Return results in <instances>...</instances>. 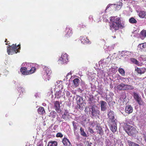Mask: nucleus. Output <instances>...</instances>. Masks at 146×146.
Masks as SVG:
<instances>
[{"label": "nucleus", "instance_id": "1", "mask_svg": "<svg viewBox=\"0 0 146 146\" xmlns=\"http://www.w3.org/2000/svg\"><path fill=\"white\" fill-rule=\"evenodd\" d=\"M111 24L110 25V29L111 30H117L119 28H123V25L121 24L120 18L116 17H111L110 18Z\"/></svg>", "mask_w": 146, "mask_h": 146}, {"label": "nucleus", "instance_id": "2", "mask_svg": "<svg viewBox=\"0 0 146 146\" xmlns=\"http://www.w3.org/2000/svg\"><path fill=\"white\" fill-rule=\"evenodd\" d=\"M26 64V66H27V68L22 67L20 69L22 74L24 75H26L33 73L36 70V68L32 67L31 65L32 64L31 63H28Z\"/></svg>", "mask_w": 146, "mask_h": 146}, {"label": "nucleus", "instance_id": "3", "mask_svg": "<svg viewBox=\"0 0 146 146\" xmlns=\"http://www.w3.org/2000/svg\"><path fill=\"white\" fill-rule=\"evenodd\" d=\"M124 129L129 135L133 137L135 136L136 133L137 132L135 128L129 125L125 124Z\"/></svg>", "mask_w": 146, "mask_h": 146}, {"label": "nucleus", "instance_id": "4", "mask_svg": "<svg viewBox=\"0 0 146 146\" xmlns=\"http://www.w3.org/2000/svg\"><path fill=\"white\" fill-rule=\"evenodd\" d=\"M20 49V44L17 46L16 44H13L11 46V47L7 48V51L9 55H12L17 52H19L18 49Z\"/></svg>", "mask_w": 146, "mask_h": 146}, {"label": "nucleus", "instance_id": "5", "mask_svg": "<svg viewBox=\"0 0 146 146\" xmlns=\"http://www.w3.org/2000/svg\"><path fill=\"white\" fill-rule=\"evenodd\" d=\"M92 110L90 111L92 112V115L93 117H96L98 116L100 114V111L98 109L97 107L95 105H93L92 106Z\"/></svg>", "mask_w": 146, "mask_h": 146}, {"label": "nucleus", "instance_id": "6", "mask_svg": "<svg viewBox=\"0 0 146 146\" xmlns=\"http://www.w3.org/2000/svg\"><path fill=\"white\" fill-rule=\"evenodd\" d=\"M68 55L65 54L63 55H62L61 58L58 60V62L59 64H63L66 63L68 61Z\"/></svg>", "mask_w": 146, "mask_h": 146}, {"label": "nucleus", "instance_id": "7", "mask_svg": "<svg viewBox=\"0 0 146 146\" xmlns=\"http://www.w3.org/2000/svg\"><path fill=\"white\" fill-rule=\"evenodd\" d=\"M133 96L134 99L139 105L143 104V102L142 100L141 99L137 94L135 92H133Z\"/></svg>", "mask_w": 146, "mask_h": 146}, {"label": "nucleus", "instance_id": "8", "mask_svg": "<svg viewBox=\"0 0 146 146\" xmlns=\"http://www.w3.org/2000/svg\"><path fill=\"white\" fill-rule=\"evenodd\" d=\"M96 129L98 130V133H99L101 135H102L104 134V132H106L107 129L106 127H102L97 126Z\"/></svg>", "mask_w": 146, "mask_h": 146}, {"label": "nucleus", "instance_id": "9", "mask_svg": "<svg viewBox=\"0 0 146 146\" xmlns=\"http://www.w3.org/2000/svg\"><path fill=\"white\" fill-rule=\"evenodd\" d=\"M100 104L101 105V110L102 111H104L107 109V103L106 102L103 101H101L100 102Z\"/></svg>", "mask_w": 146, "mask_h": 146}, {"label": "nucleus", "instance_id": "10", "mask_svg": "<svg viewBox=\"0 0 146 146\" xmlns=\"http://www.w3.org/2000/svg\"><path fill=\"white\" fill-rule=\"evenodd\" d=\"M76 100L78 104L79 105L80 108L82 109V108H81L80 104L81 105L83 102V98L79 96H78L76 97Z\"/></svg>", "mask_w": 146, "mask_h": 146}, {"label": "nucleus", "instance_id": "11", "mask_svg": "<svg viewBox=\"0 0 146 146\" xmlns=\"http://www.w3.org/2000/svg\"><path fill=\"white\" fill-rule=\"evenodd\" d=\"M117 129V124L115 120L112 121L110 127L111 130L113 132H115Z\"/></svg>", "mask_w": 146, "mask_h": 146}, {"label": "nucleus", "instance_id": "12", "mask_svg": "<svg viewBox=\"0 0 146 146\" xmlns=\"http://www.w3.org/2000/svg\"><path fill=\"white\" fill-rule=\"evenodd\" d=\"M125 84L123 83H121L120 84L118 85L117 87V88L120 90H125Z\"/></svg>", "mask_w": 146, "mask_h": 146}, {"label": "nucleus", "instance_id": "13", "mask_svg": "<svg viewBox=\"0 0 146 146\" xmlns=\"http://www.w3.org/2000/svg\"><path fill=\"white\" fill-rule=\"evenodd\" d=\"M54 106L56 110L58 112L60 113L61 111L59 102L58 101H56L54 103Z\"/></svg>", "mask_w": 146, "mask_h": 146}, {"label": "nucleus", "instance_id": "14", "mask_svg": "<svg viewBox=\"0 0 146 146\" xmlns=\"http://www.w3.org/2000/svg\"><path fill=\"white\" fill-rule=\"evenodd\" d=\"M62 143L65 146H72L69 140L66 138H64L62 140Z\"/></svg>", "mask_w": 146, "mask_h": 146}, {"label": "nucleus", "instance_id": "15", "mask_svg": "<svg viewBox=\"0 0 146 146\" xmlns=\"http://www.w3.org/2000/svg\"><path fill=\"white\" fill-rule=\"evenodd\" d=\"M133 108L130 106H126L125 109V111L126 113L129 114L131 113L133 111Z\"/></svg>", "mask_w": 146, "mask_h": 146}, {"label": "nucleus", "instance_id": "16", "mask_svg": "<svg viewBox=\"0 0 146 146\" xmlns=\"http://www.w3.org/2000/svg\"><path fill=\"white\" fill-rule=\"evenodd\" d=\"M108 115L109 119L111 120V121H114V116L113 112L112 111H110L108 114Z\"/></svg>", "mask_w": 146, "mask_h": 146}, {"label": "nucleus", "instance_id": "17", "mask_svg": "<svg viewBox=\"0 0 146 146\" xmlns=\"http://www.w3.org/2000/svg\"><path fill=\"white\" fill-rule=\"evenodd\" d=\"M138 47L140 48L142 51H146V44L145 43L139 44V45Z\"/></svg>", "mask_w": 146, "mask_h": 146}, {"label": "nucleus", "instance_id": "18", "mask_svg": "<svg viewBox=\"0 0 146 146\" xmlns=\"http://www.w3.org/2000/svg\"><path fill=\"white\" fill-rule=\"evenodd\" d=\"M137 13H139L138 15L139 17L143 18L145 17L146 15V12L144 11H140L139 12L137 11Z\"/></svg>", "mask_w": 146, "mask_h": 146}, {"label": "nucleus", "instance_id": "19", "mask_svg": "<svg viewBox=\"0 0 146 146\" xmlns=\"http://www.w3.org/2000/svg\"><path fill=\"white\" fill-rule=\"evenodd\" d=\"M140 36L142 39H143L146 37V30H143L140 32Z\"/></svg>", "mask_w": 146, "mask_h": 146}, {"label": "nucleus", "instance_id": "20", "mask_svg": "<svg viewBox=\"0 0 146 146\" xmlns=\"http://www.w3.org/2000/svg\"><path fill=\"white\" fill-rule=\"evenodd\" d=\"M135 70L138 73L140 74H142L144 73L145 71V68H142L141 69H140L137 68L135 69Z\"/></svg>", "mask_w": 146, "mask_h": 146}, {"label": "nucleus", "instance_id": "21", "mask_svg": "<svg viewBox=\"0 0 146 146\" xmlns=\"http://www.w3.org/2000/svg\"><path fill=\"white\" fill-rule=\"evenodd\" d=\"M80 39L81 42L83 44H84L86 43H89V42H90L89 40L88 39L86 38H85V37H83Z\"/></svg>", "mask_w": 146, "mask_h": 146}, {"label": "nucleus", "instance_id": "22", "mask_svg": "<svg viewBox=\"0 0 146 146\" xmlns=\"http://www.w3.org/2000/svg\"><path fill=\"white\" fill-rule=\"evenodd\" d=\"M80 133L81 135L84 137H87L88 136L86 132L84 131V129L82 127H80Z\"/></svg>", "mask_w": 146, "mask_h": 146}, {"label": "nucleus", "instance_id": "23", "mask_svg": "<svg viewBox=\"0 0 146 146\" xmlns=\"http://www.w3.org/2000/svg\"><path fill=\"white\" fill-rule=\"evenodd\" d=\"M57 143L55 141H49L48 144V146H57Z\"/></svg>", "mask_w": 146, "mask_h": 146}, {"label": "nucleus", "instance_id": "24", "mask_svg": "<svg viewBox=\"0 0 146 146\" xmlns=\"http://www.w3.org/2000/svg\"><path fill=\"white\" fill-rule=\"evenodd\" d=\"M38 111L40 114H44L45 113V111L43 107H40L38 109Z\"/></svg>", "mask_w": 146, "mask_h": 146}, {"label": "nucleus", "instance_id": "25", "mask_svg": "<svg viewBox=\"0 0 146 146\" xmlns=\"http://www.w3.org/2000/svg\"><path fill=\"white\" fill-rule=\"evenodd\" d=\"M44 71L45 74H47L50 75L51 73V71L50 69L49 68H48V67H45L44 68Z\"/></svg>", "mask_w": 146, "mask_h": 146}, {"label": "nucleus", "instance_id": "26", "mask_svg": "<svg viewBox=\"0 0 146 146\" xmlns=\"http://www.w3.org/2000/svg\"><path fill=\"white\" fill-rule=\"evenodd\" d=\"M79 80L78 78L74 79L73 80V82L75 86L77 87L79 85Z\"/></svg>", "mask_w": 146, "mask_h": 146}, {"label": "nucleus", "instance_id": "27", "mask_svg": "<svg viewBox=\"0 0 146 146\" xmlns=\"http://www.w3.org/2000/svg\"><path fill=\"white\" fill-rule=\"evenodd\" d=\"M50 75L44 74L43 75V78L46 81H49L50 78Z\"/></svg>", "mask_w": 146, "mask_h": 146}, {"label": "nucleus", "instance_id": "28", "mask_svg": "<svg viewBox=\"0 0 146 146\" xmlns=\"http://www.w3.org/2000/svg\"><path fill=\"white\" fill-rule=\"evenodd\" d=\"M134 89V87L131 85H125V90H132Z\"/></svg>", "mask_w": 146, "mask_h": 146}, {"label": "nucleus", "instance_id": "29", "mask_svg": "<svg viewBox=\"0 0 146 146\" xmlns=\"http://www.w3.org/2000/svg\"><path fill=\"white\" fill-rule=\"evenodd\" d=\"M56 113L55 111H53L50 112L49 114V116L54 118L56 117Z\"/></svg>", "mask_w": 146, "mask_h": 146}, {"label": "nucleus", "instance_id": "30", "mask_svg": "<svg viewBox=\"0 0 146 146\" xmlns=\"http://www.w3.org/2000/svg\"><path fill=\"white\" fill-rule=\"evenodd\" d=\"M130 23H137L136 20L133 17H131L129 20Z\"/></svg>", "mask_w": 146, "mask_h": 146}, {"label": "nucleus", "instance_id": "31", "mask_svg": "<svg viewBox=\"0 0 146 146\" xmlns=\"http://www.w3.org/2000/svg\"><path fill=\"white\" fill-rule=\"evenodd\" d=\"M118 71L122 76H124L125 75V71L122 68H119L118 69Z\"/></svg>", "mask_w": 146, "mask_h": 146}, {"label": "nucleus", "instance_id": "32", "mask_svg": "<svg viewBox=\"0 0 146 146\" xmlns=\"http://www.w3.org/2000/svg\"><path fill=\"white\" fill-rule=\"evenodd\" d=\"M131 61L133 63L137 65H139V64L138 61L135 58H131Z\"/></svg>", "mask_w": 146, "mask_h": 146}, {"label": "nucleus", "instance_id": "33", "mask_svg": "<svg viewBox=\"0 0 146 146\" xmlns=\"http://www.w3.org/2000/svg\"><path fill=\"white\" fill-rule=\"evenodd\" d=\"M72 124L73 126L74 130V131H76L77 129V123H74V122H73Z\"/></svg>", "mask_w": 146, "mask_h": 146}, {"label": "nucleus", "instance_id": "34", "mask_svg": "<svg viewBox=\"0 0 146 146\" xmlns=\"http://www.w3.org/2000/svg\"><path fill=\"white\" fill-rule=\"evenodd\" d=\"M122 81L124 82H126L128 83L129 82V79L127 78H123L122 79Z\"/></svg>", "mask_w": 146, "mask_h": 146}, {"label": "nucleus", "instance_id": "35", "mask_svg": "<svg viewBox=\"0 0 146 146\" xmlns=\"http://www.w3.org/2000/svg\"><path fill=\"white\" fill-rule=\"evenodd\" d=\"M61 91H59L58 92H56V95L58 96V97H60V95H61Z\"/></svg>", "mask_w": 146, "mask_h": 146}, {"label": "nucleus", "instance_id": "36", "mask_svg": "<svg viewBox=\"0 0 146 146\" xmlns=\"http://www.w3.org/2000/svg\"><path fill=\"white\" fill-rule=\"evenodd\" d=\"M56 136L58 137H62L63 136L62 135L61 133H58L57 134Z\"/></svg>", "mask_w": 146, "mask_h": 146}, {"label": "nucleus", "instance_id": "37", "mask_svg": "<svg viewBox=\"0 0 146 146\" xmlns=\"http://www.w3.org/2000/svg\"><path fill=\"white\" fill-rule=\"evenodd\" d=\"M76 139L78 141L80 139V136L78 134H77L76 135Z\"/></svg>", "mask_w": 146, "mask_h": 146}, {"label": "nucleus", "instance_id": "38", "mask_svg": "<svg viewBox=\"0 0 146 146\" xmlns=\"http://www.w3.org/2000/svg\"><path fill=\"white\" fill-rule=\"evenodd\" d=\"M71 31L70 30H69V31H68V32L66 34V35L67 37L68 36H70L71 35Z\"/></svg>", "mask_w": 146, "mask_h": 146}, {"label": "nucleus", "instance_id": "39", "mask_svg": "<svg viewBox=\"0 0 146 146\" xmlns=\"http://www.w3.org/2000/svg\"><path fill=\"white\" fill-rule=\"evenodd\" d=\"M62 117L64 119H66V116L65 112L64 113V114L62 115Z\"/></svg>", "mask_w": 146, "mask_h": 146}, {"label": "nucleus", "instance_id": "40", "mask_svg": "<svg viewBox=\"0 0 146 146\" xmlns=\"http://www.w3.org/2000/svg\"><path fill=\"white\" fill-rule=\"evenodd\" d=\"M70 95V92L68 91H67L66 92V95L67 97H69Z\"/></svg>", "mask_w": 146, "mask_h": 146}, {"label": "nucleus", "instance_id": "41", "mask_svg": "<svg viewBox=\"0 0 146 146\" xmlns=\"http://www.w3.org/2000/svg\"><path fill=\"white\" fill-rule=\"evenodd\" d=\"M89 131L91 133H92L94 132L93 130L92 129H89Z\"/></svg>", "mask_w": 146, "mask_h": 146}, {"label": "nucleus", "instance_id": "42", "mask_svg": "<svg viewBox=\"0 0 146 146\" xmlns=\"http://www.w3.org/2000/svg\"><path fill=\"white\" fill-rule=\"evenodd\" d=\"M112 5L113 4H109L106 7V10H107L108 8H109L110 7V6L111 5Z\"/></svg>", "mask_w": 146, "mask_h": 146}, {"label": "nucleus", "instance_id": "43", "mask_svg": "<svg viewBox=\"0 0 146 146\" xmlns=\"http://www.w3.org/2000/svg\"><path fill=\"white\" fill-rule=\"evenodd\" d=\"M38 146H43L42 144H39Z\"/></svg>", "mask_w": 146, "mask_h": 146}, {"label": "nucleus", "instance_id": "44", "mask_svg": "<svg viewBox=\"0 0 146 146\" xmlns=\"http://www.w3.org/2000/svg\"><path fill=\"white\" fill-rule=\"evenodd\" d=\"M26 64V63H23L22 65V66H25V64Z\"/></svg>", "mask_w": 146, "mask_h": 146}, {"label": "nucleus", "instance_id": "45", "mask_svg": "<svg viewBox=\"0 0 146 146\" xmlns=\"http://www.w3.org/2000/svg\"><path fill=\"white\" fill-rule=\"evenodd\" d=\"M86 146H91V145H89V144H88V145H86Z\"/></svg>", "mask_w": 146, "mask_h": 146}, {"label": "nucleus", "instance_id": "46", "mask_svg": "<svg viewBox=\"0 0 146 146\" xmlns=\"http://www.w3.org/2000/svg\"><path fill=\"white\" fill-rule=\"evenodd\" d=\"M119 6H120V5H118V6H117V7H118V8H119Z\"/></svg>", "mask_w": 146, "mask_h": 146}, {"label": "nucleus", "instance_id": "47", "mask_svg": "<svg viewBox=\"0 0 146 146\" xmlns=\"http://www.w3.org/2000/svg\"><path fill=\"white\" fill-rule=\"evenodd\" d=\"M69 74H68L67 75V76H68V75H69Z\"/></svg>", "mask_w": 146, "mask_h": 146}, {"label": "nucleus", "instance_id": "48", "mask_svg": "<svg viewBox=\"0 0 146 146\" xmlns=\"http://www.w3.org/2000/svg\"><path fill=\"white\" fill-rule=\"evenodd\" d=\"M30 146H32V145H30Z\"/></svg>", "mask_w": 146, "mask_h": 146}]
</instances>
